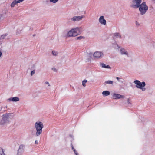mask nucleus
<instances>
[{"mask_svg": "<svg viewBox=\"0 0 155 155\" xmlns=\"http://www.w3.org/2000/svg\"><path fill=\"white\" fill-rule=\"evenodd\" d=\"M112 97L114 99H118L120 98H124V96L119 94L114 93L112 94Z\"/></svg>", "mask_w": 155, "mask_h": 155, "instance_id": "obj_9", "label": "nucleus"}, {"mask_svg": "<svg viewBox=\"0 0 155 155\" xmlns=\"http://www.w3.org/2000/svg\"><path fill=\"white\" fill-rule=\"evenodd\" d=\"M45 84H47L48 85V86L49 87H50L51 86V85L48 82V81H46L45 82Z\"/></svg>", "mask_w": 155, "mask_h": 155, "instance_id": "obj_29", "label": "nucleus"}, {"mask_svg": "<svg viewBox=\"0 0 155 155\" xmlns=\"http://www.w3.org/2000/svg\"><path fill=\"white\" fill-rule=\"evenodd\" d=\"M35 143L36 144H38V141L36 140L35 141Z\"/></svg>", "mask_w": 155, "mask_h": 155, "instance_id": "obj_36", "label": "nucleus"}, {"mask_svg": "<svg viewBox=\"0 0 155 155\" xmlns=\"http://www.w3.org/2000/svg\"><path fill=\"white\" fill-rule=\"evenodd\" d=\"M13 116L12 113L6 114L5 115H3L2 116Z\"/></svg>", "mask_w": 155, "mask_h": 155, "instance_id": "obj_20", "label": "nucleus"}, {"mask_svg": "<svg viewBox=\"0 0 155 155\" xmlns=\"http://www.w3.org/2000/svg\"><path fill=\"white\" fill-rule=\"evenodd\" d=\"M7 35V34H5V35H1L0 38L1 39H4L5 38V36H6Z\"/></svg>", "mask_w": 155, "mask_h": 155, "instance_id": "obj_26", "label": "nucleus"}, {"mask_svg": "<svg viewBox=\"0 0 155 155\" xmlns=\"http://www.w3.org/2000/svg\"><path fill=\"white\" fill-rule=\"evenodd\" d=\"M2 54V52L0 51V57L1 56Z\"/></svg>", "mask_w": 155, "mask_h": 155, "instance_id": "obj_37", "label": "nucleus"}, {"mask_svg": "<svg viewBox=\"0 0 155 155\" xmlns=\"http://www.w3.org/2000/svg\"><path fill=\"white\" fill-rule=\"evenodd\" d=\"M104 83L106 84H113V81L110 80H108L105 81Z\"/></svg>", "mask_w": 155, "mask_h": 155, "instance_id": "obj_18", "label": "nucleus"}, {"mask_svg": "<svg viewBox=\"0 0 155 155\" xmlns=\"http://www.w3.org/2000/svg\"><path fill=\"white\" fill-rule=\"evenodd\" d=\"M100 66L103 68H109V69L111 68L110 67L109 65H106L105 64H104L103 63H100Z\"/></svg>", "mask_w": 155, "mask_h": 155, "instance_id": "obj_13", "label": "nucleus"}, {"mask_svg": "<svg viewBox=\"0 0 155 155\" xmlns=\"http://www.w3.org/2000/svg\"><path fill=\"white\" fill-rule=\"evenodd\" d=\"M8 117H3L1 120L0 121V124H3L5 123H8Z\"/></svg>", "mask_w": 155, "mask_h": 155, "instance_id": "obj_12", "label": "nucleus"}, {"mask_svg": "<svg viewBox=\"0 0 155 155\" xmlns=\"http://www.w3.org/2000/svg\"><path fill=\"white\" fill-rule=\"evenodd\" d=\"M123 80H124L123 79V78H121L120 79V80H119V81H118L119 82H120V83H123V82H124V81H123Z\"/></svg>", "mask_w": 155, "mask_h": 155, "instance_id": "obj_27", "label": "nucleus"}, {"mask_svg": "<svg viewBox=\"0 0 155 155\" xmlns=\"http://www.w3.org/2000/svg\"><path fill=\"white\" fill-rule=\"evenodd\" d=\"M87 81L86 79L82 81V85L84 87H85L86 86V83L87 82Z\"/></svg>", "mask_w": 155, "mask_h": 155, "instance_id": "obj_21", "label": "nucleus"}, {"mask_svg": "<svg viewBox=\"0 0 155 155\" xmlns=\"http://www.w3.org/2000/svg\"><path fill=\"white\" fill-rule=\"evenodd\" d=\"M18 3L16 0H14L13 2L11 4V7H14V6L17 4Z\"/></svg>", "mask_w": 155, "mask_h": 155, "instance_id": "obj_16", "label": "nucleus"}, {"mask_svg": "<svg viewBox=\"0 0 155 155\" xmlns=\"http://www.w3.org/2000/svg\"><path fill=\"white\" fill-rule=\"evenodd\" d=\"M117 45V47H118V48H119V47L118 45L117 44H116Z\"/></svg>", "mask_w": 155, "mask_h": 155, "instance_id": "obj_39", "label": "nucleus"}, {"mask_svg": "<svg viewBox=\"0 0 155 155\" xmlns=\"http://www.w3.org/2000/svg\"><path fill=\"white\" fill-rule=\"evenodd\" d=\"M127 101H128V104H130V99H128Z\"/></svg>", "mask_w": 155, "mask_h": 155, "instance_id": "obj_38", "label": "nucleus"}, {"mask_svg": "<svg viewBox=\"0 0 155 155\" xmlns=\"http://www.w3.org/2000/svg\"><path fill=\"white\" fill-rule=\"evenodd\" d=\"M52 54L54 56H57L58 54V52L55 51H53L52 52Z\"/></svg>", "mask_w": 155, "mask_h": 155, "instance_id": "obj_17", "label": "nucleus"}, {"mask_svg": "<svg viewBox=\"0 0 155 155\" xmlns=\"http://www.w3.org/2000/svg\"><path fill=\"white\" fill-rule=\"evenodd\" d=\"M24 1V0H16V1L17 3L21 2Z\"/></svg>", "mask_w": 155, "mask_h": 155, "instance_id": "obj_30", "label": "nucleus"}, {"mask_svg": "<svg viewBox=\"0 0 155 155\" xmlns=\"http://www.w3.org/2000/svg\"><path fill=\"white\" fill-rule=\"evenodd\" d=\"M99 22L101 24L103 25H105L106 24V21L104 18L103 16H101L99 19Z\"/></svg>", "mask_w": 155, "mask_h": 155, "instance_id": "obj_10", "label": "nucleus"}, {"mask_svg": "<svg viewBox=\"0 0 155 155\" xmlns=\"http://www.w3.org/2000/svg\"><path fill=\"white\" fill-rule=\"evenodd\" d=\"M35 70L34 69L33 71H32L30 73L31 75V76H32L34 74H35Z\"/></svg>", "mask_w": 155, "mask_h": 155, "instance_id": "obj_24", "label": "nucleus"}, {"mask_svg": "<svg viewBox=\"0 0 155 155\" xmlns=\"http://www.w3.org/2000/svg\"><path fill=\"white\" fill-rule=\"evenodd\" d=\"M136 25L137 26H138L139 25V24L137 21H136Z\"/></svg>", "mask_w": 155, "mask_h": 155, "instance_id": "obj_32", "label": "nucleus"}, {"mask_svg": "<svg viewBox=\"0 0 155 155\" xmlns=\"http://www.w3.org/2000/svg\"><path fill=\"white\" fill-rule=\"evenodd\" d=\"M140 14L141 15L145 14L148 9V6L146 5L145 2H143L138 7Z\"/></svg>", "mask_w": 155, "mask_h": 155, "instance_id": "obj_4", "label": "nucleus"}, {"mask_svg": "<svg viewBox=\"0 0 155 155\" xmlns=\"http://www.w3.org/2000/svg\"><path fill=\"white\" fill-rule=\"evenodd\" d=\"M58 0H50V1L51 2H52L54 3H56Z\"/></svg>", "mask_w": 155, "mask_h": 155, "instance_id": "obj_25", "label": "nucleus"}, {"mask_svg": "<svg viewBox=\"0 0 155 155\" xmlns=\"http://www.w3.org/2000/svg\"><path fill=\"white\" fill-rule=\"evenodd\" d=\"M76 155H78V153L77 151L75 150L74 151Z\"/></svg>", "mask_w": 155, "mask_h": 155, "instance_id": "obj_33", "label": "nucleus"}, {"mask_svg": "<svg viewBox=\"0 0 155 155\" xmlns=\"http://www.w3.org/2000/svg\"><path fill=\"white\" fill-rule=\"evenodd\" d=\"M84 16L82 15L81 16H75L71 18L70 20L72 21H79L81 20Z\"/></svg>", "mask_w": 155, "mask_h": 155, "instance_id": "obj_8", "label": "nucleus"}, {"mask_svg": "<svg viewBox=\"0 0 155 155\" xmlns=\"http://www.w3.org/2000/svg\"><path fill=\"white\" fill-rule=\"evenodd\" d=\"M44 126L42 123L41 122H37L35 123V128L36 130L35 133L36 136H38L42 132V129Z\"/></svg>", "mask_w": 155, "mask_h": 155, "instance_id": "obj_1", "label": "nucleus"}, {"mask_svg": "<svg viewBox=\"0 0 155 155\" xmlns=\"http://www.w3.org/2000/svg\"><path fill=\"white\" fill-rule=\"evenodd\" d=\"M24 147V145H20L19 146V148L18 150V151H19V150H21V149H23V148Z\"/></svg>", "mask_w": 155, "mask_h": 155, "instance_id": "obj_28", "label": "nucleus"}, {"mask_svg": "<svg viewBox=\"0 0 155 155\" xmlns=\"http://www.w3.org/2000/svg\"><path fill=\"white\" fill-rule=\"evenodd\" d=\"M114 35L115 37L117 38H121V35L119 33H115L114 34Z\"/></svg>", "mask_w": 155, "mask_h": 155, "instance_id": "obj_15", "label": "nucleus"}, {"mask_svg": "<svg viewBox=\"0 0 155 155\" xmlns=\"http://www.w3.org/2000/svg\"><path fill=\"white\" fill-rule=\"evenodd\" d=\"M72 148L74 151L75 150V149L74 148V147L73 146H72Z\"/></svg>", "mask_w": 155, "mask_h": 155, "instance_id": "obj_35", "label": "nucleus"}, {"mask_svg": "<svg viewBox=\"0 0 155 155\" xmlns=\"http://www.w3.org/2000/svg\"><path fill=\"white\" fill-rule=\"evenodd\" d=\"M52 70L53 71L56 72L57 71V69L55 68H51Z\"/></svg>", "mask_w": 155, "mask_h": 155, "instance_id": "obj_31", "label": "nucleus"}, {"mask_svg": "<svg viewBox=\"0 0 155 155\" xmlns=\"http://www.w3.org/2000/svg\"><path fill=\"white\" fill-rule=\"evenodd\" d=\"M19 100V98L17 97H11L7 99V101L9 102L13 101L14 102L18 101Z\"/></svg>", "mask_w": 155, "mask_h": 155, "instance_id": "obj_11", "label": "nucleus"}, {"mask_svg": "<svg viewBox=\"0 0 155 155\" xmlns=\"http://www.w3.org/2000/svg\"><path fill=\"white\" fill-rule=\"evenodd\" d=\"M120 54L122 55H124L127 57H130V56L127 50L123 48H121L119 50Z\"/></svg>", "mask_w": 155, "mask_h": 155, "instance_id": "obj_7", "label": "nucleus"}, {"mask_svg": "<svg viewBox=\"0 0 155 155\" xmlns=\"http://www.w3.org/2000/svg\"><path fill=\"white\" fill-rule=\"evenodd\" d=\"M102 94L104 96H106L110 95V92L108 91H105L102 92Z\"/></svg>", "mask_w": 155, "mask_h": 155, "instance_id": "obj_14", "label": "nucleus"}, {"mask_svg": "<svg viewBox=\"0 0 155 155\" xmlns=\"http://www.w3.org/2000/svg\"><path fill=\"white\" fill-rule=\"evenodd\" d=\"M81 29V27H77L72 29L67 33V36L68 37L76 36L78 35V32Z\"/></svg>", "mask_w": 155, "mask_h": 155, "instance_id": "obj_2", "label": "nucleus"}, {"mask_svg": "<svg viewBox=\"0 0 155 155\" xmlns=\"http://www.w3.org/2000/svg\"><path fill=\"white\" fill-rule=\"evenodd\" d=\"M84 37L82 36H80L78 37H76V40H80L82 39H84Z\"/></svg>", "mask_w": 155, "mask_h": 155, "instance_id": "obj_19", "label": "nucleus"}, {"mask_svg": "<svg viewBox=\"0 0 155 155\" xmlns=\"http://www.w3.org/2000/svg\"><path fill=\"white\" fill-rule=\"evenodd\" d=\"M103 56L104 54L101 51H96L93 54L94 58L96 59H101L103 57Z\"/></svg>", "mask_w": 155, "mask_h": 155, "instance_id": "obj_6", "label": "nucleus"}, {"mask_svg": "<svg viewBox=\"0 0 155 155\" xmlns=\"http://www.w3.org/2000/svg\"><path fill=\"white\" fill-rule=\"evenodd\" d=\"M133 83L136 84L135 86L137 88L141 89L143 91L146 90V89L144 87L146 86L145 82H141L139 80H136L134 81Z\"/></svg>", "mask_w": 155, "mask_h": 155, "instance_id": "obj_3", "label": "nucleus"}, {"mask_svg": "<svg viewBox=\"0 0 155 155\" xmlns=\"http://www.w3.org/2000/svg\"><path fill=\"white\" fill-rule=\"evenodd\" d=\"M142 0H132L130 7L134 9L138 8L142 3Z\"/></svg>", "mask_w": 155, "mask_h": 155, "instance_id": "obj_5", "label": "nucleus"}, {"mask_svg": "<svg viewBox=\"0 0 155 155\" xmlns=\"http://www.w3.org/2000/svg\"><path fill=\"white\" fill-rule=\"evenodd\" d=\"M0 155H5L3 149L1 148H0Z\"/></svg>", "mask_w": 155, "mask_h": 155, "instance_id": "obj_22", "label": "nucleus"}, {"mask_svg": "<svg viewBox=\"0 0 155 155\" xmlns=\"http://www.w3.org/2000/svg\"><path fill=\"white\" fill-rule=\"evenodd\" d=\"M7 108V106H6L5 107H4L2 106L1 108V110L2 111H5L6 110V109Z\"/></svg>", "mask_w": 155, "mask_h": 155, "instance_id": "obj_23", "label": "nucleus"}, {"mask_svg": "<svg viewBox=\"0 0 155 155\" xmlns=\"http://www.w3.org/2000/svg\"><path fill=\"white\" fill-rule=\"evenodd\" d=\"M153 1H155V0H153Z\"/></svg>", "mask_w": 155, "mask_h": 155, "instance_id": "obj_40", "label": "nucleus"}, {"mask_svg": "<svg viewBox=\"0 0 155 155\" xmlns=\"http://www.w3.org/2000/svg\"><path fill=\"white\" fill-rule=\"evenodd\" d=\"M121 78H119V77H116V79L118 80V81H119V80Z\"/></svg>", "mask_w": 155, "mask_h": 155, "instance_id": "obj_34", "label": "nucleus"}]
</instances>
